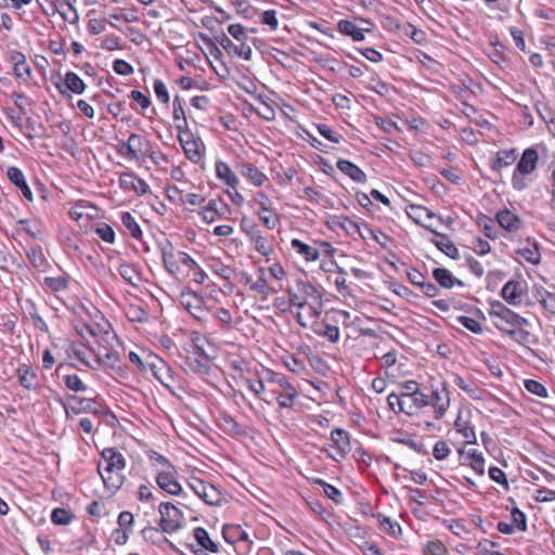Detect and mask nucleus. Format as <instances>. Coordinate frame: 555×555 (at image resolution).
<instances>
[{
	"instance_id": "nucleus-1",
	"label": "nucleus",
	"mask_w": 555,
	"mask_h": 555,
	"mask_svg": "<svg viewBox=\"0 0 555 555\" xmlns=\"http://www.w3.org/2000/svg\"><path fill=\"white\" fill-rule=\"evenodd\" d=\"M176 337L179 338L180 344L179 356L184 359L181 367L184 371L206 373L210 360L204 348V343H207V339L196 331L186 332L182 330L179 331V334H176Z\"/></svg>"
},
{
	"instance_id": "nucleus-2",
	"label": "nucleus",
	"mask_w": 555,
	"mask_h": 555,
	"mask_svg": "<svg viewBox=\"0 0 555 555\" xmlns=\"http://www.w3.org/2000/svg\"><path fill=\"white\" fill-rule=\"evenodd\" d=\"M126 467L124 455L114 448H105L101 453L98 472L109 490L117 491L124 482L122 472Z\"/></svg>"
},
{
	"instance_id": "nucleus-3",
	"label": "nucleus",
	"mask_w": 555,
	"mask_h": 555,
	"mask_svg": "<svg viewBox=\"0 0 555 555\" xmlns=\"http://www.w3.org/2000/svg\"><path fill=\"white\" fill-rule=\"evenodd\" d=\"M538 160L539 154L535 149L528 147L524 151L512 176V184L515 190L522 191L528 186L525 176L537 169Z\"/></svg>"
},
{
	"instance_id": "nucleus-4",
	"label": "nucleus",
	"mask_w": 555,
	"mask_h": 555,
	"mask_svg": "<svg viewBox=\"0 0 555 555\" xmlns=\"http://www.w3.org/2000/svg\"><path fill=\"white\" fill-rule=\"evenodd\" d=\"M173 508V504L171 502H163L159 504L158 512L160 515L158 521V528H146L143 532L145 538L153 540L154 543L165 542L170 546L172 543L165 535V533H171L173 531V520L170 518V509Z\"/></svg>"
},
{
	"instance_id": "nucleus-5",
	"label": "nucleus",
	"mask_w": 555,
	"mask_h": 555,
	"mask_svg": "<svg viewBox=\"0 0 555 555\" xmlns=\"http://www.w3.org/2000/svg\"><path fill=\"white\" fill-rule=\"evenodd\" d=\"M400 395L406 400L408 415H414L420 409L429 404V397L420 391L415 380H406L400 385Z\"/></svg>"
},
{
	"instance_id": "nucleus-6",
	"label": "nucleus",
	"mask_w": 555,
	"mask_h": 555,
	"mask_svg": "<svg viewBox=\"0 0 555 555\" xmlns=\"http://www.w3.org/2000/svg\"><path fill=\"white\" fill-rule=\"evenodd\" d=\"M489 315L499 320L495 323L503 324L509 328L529 325V321L526 318L517 314L499 300L491 302Z\"/></svg>"
},
{
	"instance_id": "nucleus-7",
	"label": "nucleus",
	"mask_w": 555,
	"mask_h": 555,
	"mask_svg": "<svg viewBox=\"0 0 555 555\" xmlns=\"http://www.w3.org/2000/svg\"><path fill=\"white\" fill-rule=\"evenodd\" d=\"M178 140L184 151L185 156L193 163H198L202 158V142L189 129H182L180 124H176Z\"/></svg>"
},
{
	"instance_id": "nucleus-8",
	"label": "nucleus",
	"mask_w": 555,
	"mask_h": 555,
	"mask_svg": "<svg viewBox=\"0 0 555 555\" xmlns=\"http://www.w3.org/2000/svg\"><path fill=\"white\" fill-rule=\"evenodd\" d=\"M526 286L522 282L511 280L501 289L502 298L509 305H520Z\"/></svg>"
},
{
	"instance_id": "nucleus-9",
	"label": "nucleus",
	"mask_w": 555,
	"mask_h": 555,
	"mask_svg": "<svg viewBox=\"0 0 555 555\" xmlns=\"http://www.w3.org/2000/svg\"><path fill=\"white\" fill-rule=\"evenodd\" d=\"M331 440L335 449V454L331 455L334 460H337V456L344 457L350 451V438L346 430L341 428L332 430Z\"/></svg>"
},
{
	"instance_id": "nucleus-10",
	"label": "nucleus",
	"mask_w": 555,
	"mask_h": 555,
	"mask_svg": "<svg viewBox=\"0 0 555 555\" xmlns=\"http://www.w3.org/2000/svg\"><path fill=\"white\" fill-rule=\"evenodd\" d=\"M176 263L184 266L188 269L186 274L191 275L193 281L196 283H203L206 274L189 254L179 251L176 255Z\"/></svg>"
},
{
	"instance_id": "nucleus-11",
	"label": "nucleus",
	"mask_w": 555,
	"mask_h": 555,
	"mask_svg": "<svg viewBox=\"0 0 555 555\" xmlns=\"http://www.w3.org/2000/svg\"><path fill=\"white\" fill-rule=\"evenodd\" d=\"M180 306L196 320H202L203 309L202 298L194 294L182 293L179 299Z\"/></svg>"
},
{
	"instance_id": "nucleus-12",
	"label": "nucleus",
	"mask_w": 555,
	"mask_h": 555,
	"mask_svg": "<svg viewBox=\"0 0 555 555\" xmlns=\"http://www.w3.org/2000/svg\"><path fill=\"white\" fill-rule=\"evenodd\" d=\"M57 90L65 94L66 90H69L76 94H81L86 90V83L83 80L74 72H68L65 74L64 81L57 82L55 85Z\"/></svg>"
},
{
	"instance_id": "nucleus-13",
	"label": "nucleus",
	"mask_w": 555,
	"mask_h": 555,
	"mask_svg": "<svg viewBox=\"0 0 555 555\" xmlns=\"http://www.w3.org/2000/svg\"><path fill=\"white\" fill-rule=\"evenodd\" d=\"M7 176L9 180L21 191L23 196L31 202L33 193L26 182V178L23 171L20 168L12 166L8 168Z\"/></svg>"
},
{
	"instance_id": "nucleus-14",
	"label": "nucleus",
	"mask_w": 555,
	"mask_h": 555,
	"mask_svg": "<svg viewBox=\"0 0 555 555\" xmlns=\"http://www.w3.org/2000/svg\"><path fill=\"white\" fill-rule=\"evenodd\" d=\"M151 367L154 371L155 377L167 387L170 392H173L171 389V382L173 380V376L171 375V367L160 358H155V361L151 363Z\"/></svg>"
},
{
	"instance_id": "nucleus-15",
	"label": "nucleus",
	"mask_w": 555,
	"mask_h": 555,
	"mask_svg": "<svg viewBox=\"0 0 555 555\" xmlns=\"http://www.w3.org/2000/svg\"><path fill=\"white\" fill-rule=\"evenodd\" d=\"M430 403L435 408V417L437 420L441 418L444 415L450 403L449 391L447 390L446 386H443L441 390H433L431 400H429V404Z\"/></svg>"
},
{
	"instance_id": "nucleus-16",
	"label": "nucleus",
	"mask_w": 555,
	"mask_h": 555,
	"mask_svg": "<svg viewBox=\"0 0 555 555\" xmlns=\"http://www.w3.org/2000/svg\"><path fill=\"white\" fill-rule=\"evenodd\" d=\"M494 326L499 331L511 336L514 340H516L519 344L526 345L535 343V338L533 337V335L529 331L525 330L524 326L509 328L499 323H494Z\"/></svg>"
},
{
	"instance_id": "nucleus-17",
	"label": "nucleus",
	"mask_w": 555,
	"mask_h": 555,
	"mask_svg": "<svg viewBox=\"0 0 555 555\" xmlns=\"http://www.w3.org/2000/svg\"><path fill=\"white\" fill-rule=\"evenodd\" d=\"M425 229L429 230L431 233L441 237L439 241H433L436 247L446 254L448 257L452 259H459L460 253L456 246L449 240V237L444 234L438 233L436 230L431 228L430 224H424Z\"/></svg>"
},
{
	"instance_id": "nucleus-18",
	"label": "nucleus",
	"mask_w": 555,
	"mask_h": 555,
	"mask_svg": "<svg viewBox=\"0 0 555 555\" xmlns=\"http://www.w3.org/2000/svg\"><path fill=\"white\" fill-rule=\"evenodd\" d=\"M228 209V205L221 199H210L202 211L203 219L207 223H211L222 216Z\"/></svg>"
},
{
	"instance_id": "nucleus-19",
	"label": "nucleus",
	"mask_w": 555,
	"mask_h": 555,
	"mask_svg": "<svg viewBox=\"0 0 555 555\" xmlns=\"http://www.w3.org/2000/svg\"><path fill=\"white\" fill-rule=\"evenodd\" d=\"M119 184L125 190H133L138 194L147 192L149 185L146 182L132 173H121L119 177Z\"/></svg>"
},
{
	"instance_id": "nucleus-20",
	"label": "nucleus",
	"mask_w": 555,
	"mask_h": 555,
	"mask_svg": "<svg viewBox=\"0 0 555 555\" xmlns=\"http://www.w3.org/2000/svg\"><path fill=\"white\" fill-rule=\"evenodd\" d=\"M517 159V150H502L499 151L492 160L490 167L494 171H500L502 168L508 167Z\"/></svg>"
},
{
	"instance_id": "nucleus-21",
	"label": "nucleus",
	"mask_w": 555,
	"mask_h": 555,
	"mask_svg": "<svg viewBox=\"0 0 555 555\" xmlns=\"http://www.w3.org/2000/svg\"><path fill=\"white\" fill-rule=\"evenodd\" d=\"M336 166L354 182L363 183L366 181L365 172L353 163L347 159H338Z\"/></svg>"
},
{
	"instance_id": "nucleus-22",
	"label": "nucleus",
	"mask_w": 555,
	"mask_h": 555,
	"mask_svg": "<svg viewBox=\"0 0 555 555\" xmlns=\"http://www.w3.org/2000/svg\"><path fill=\"white\" fill-rule=\"evenodd\" d=\"M216 40L227 51L233 52V53L242 56L245 60H250V57H251V48L249 46H246L244 42H242V44L240 47L235 46L232 42V40L229 39L224 34H222L221 36L216 37Z\"/></svg>"
},
{
	"instance_id": "nucleus-23",
	"label": "nucleus",
	"mask_w": 555,
	"mask_h": 555,
	"mask_svg": "<svg viewBox=\"0 0 555 555\" xmlns=\"http://www.w3.org/2000/svg\"><path fill=\"white\" fill-rule=\"evenodd\" d=\"M496 220L503 229L509 232L518 231L522 225L519 217L507 209L499 211L496 214Z\"/></svg>"
},
{
	"instance_id": "nucleus-24",
	"label": "nucleus",
	"mask_w": 555,
	"mask_h": 555,
	"mask_svg": "<svg viewBox=\"0 0 555 555\" xmlns=\"http://www.w3.org/2000/svg\"><path fill=\"white\" fill-rule=\"evenodd\" d=\"M433 276L436 282L444 288H452L454 285L464 286V283L452 275V273L444 268H436L433 271Z\"/></svg>"
},
{
	"instance_id": "nucleus-25",
	"label": "nucleus",
	"mask_w": 555,
	"mask_h": 555,
	"mask_svg": "<svg viewBox=\"0 0 555 555\" xmlns=\"http://www.w3.org/2000/svg\"><path fill=\"white\" fill-rule=\"evenodd\" d=\"M240 173L256 186L262 185L267 180L266 175L251 164L240 165Z\"/></svg>"
},
{
	"instance_id": "nucleus-26",
	"label": "nucleus",
	"mask_w": 555,
	"mask_h": 555,
	"mask_svg": "<svg viewBox=\"0 0 555 555\" xmlns=\"http://www.w3.org/2000/svg\"><path fill=\"white\" fill-rule=\"evenodd\" d=\"M94 356L98 365L115 367L119 362L118 353L116 351L108 350L106 347L99 348L94 351Z\"/></svg>"
},
{
	"instance_id": "nucleus-27",
	"label": "nucleus",
	"mask_w": 555,
	"mask_h": 555,
	"mask_svg": "<svg viewBox=\"0 0 555 555\" xmlns=\"http://www.w3.org/2000/svg\"><path fill=\"white\" fill-rule=\"evenodd\" d=\"M216 175L219 179L225 181V183L233 190L237 188L238 179L236 175L232 171L228 164L223 162H217L216 164Z\"/></svg>"
},
{
	"instance_id": "nucleus-28",
	"label": "nucleus",
	"mask_w": 555,
	"mask_h": 555,
	"mask_svg": "<svg viewBox=\"0 0 555 555\" xmlns=\"http://www.w3.org/2000/svg\"><path fill=\"white\" fill-rule=\"evenodd\" d=\"M16 374L21 385L26 389H34L36 387V373L27 364H22L17 367Z\"/></svg>"
},
{
	"instance_id": "nucleus-29",
	"label": "nucleus",
	"mask_w": 555,
	"mask_h": 555,
	"mask_svg": "<svg viewBox=\"0 0 555 555\" xmlns=\"http://www.w3.org/2000/svg\"><path fill=\"white\" fill-rule=\"evenodd\" d=\"M534 297L547 311L555 314V292L539 286L534 288Z\"/></svg>"
},
{
	"instance_id": "nucleus-30",
	"label": "nucleus",
	"mask_w": 555,
	"mask_h": 555,
	"mask_svg": "<svg viewBox=\"0 0 555 555\" xmlns=\"http://www.w3.org/2000/svg\"><path fill=\"white\" fill-rule=\"evenodd\" d=\"M72 401H74L77 406H73V411L75 413L88 412V413H99L100 405L92 398H80L77 396L72 397Z\"/></svg>"
},
{
	"instance_id": "nucleus-31",
	"label": "nucleus",
	"mask_w": 555,
	"mask_h": 555,
	"mask_svg": "<svg viewBox=\"0 0 555 555\" xmlns=\"http://www.w3.org/2000/svg\"><path fill=\"white\" fill-rule=\"evenodd\" d=\"M120 276L132 286H138L142 281L140 272L130 263H121L118 267Z\"/></svg>"
},
{
	"instance_id": "nucleus-32",
	"label": "nucleus",
	"mask_w": 555,
	"mask_h": 555,
	"mask_svg": "<svg viewBox=\"0 0 555 555\" xmlns=\"http://www.w3.org/2000/svg\"><path fill=\"white\" fill-rule=\"evenodd\" d=\"M194 538L202 550H206L212 553L218 552V544L210 539L208 532L204 528H196L194 530Z\"/></svg>"
},
{
	"instance_id": "nucleus-33",
	"label": "nucleus",
	"mask_w": 555,
	"mask_h": 555,
	"mask_svg": "<svg viewBox=\"0 0 555 555\" xmlns=\"http://www.w3.org/2000/svg\"><path fill=\"white\" fill-rule=\"evenodd\" d=\"M291 245L294 249L297 250V253L302 255L308 261H314L320 257V251L317 248L302 243L298 238L292 240Z\"/></svg>"
},
{
	"instance_id": "nucleus-34",
	"label": "nucleus",
	"mask_w": 555,
	"mask_h": 555,
	"mask_svg": "<svg viewBox=\"0 0 555 555\" xmlns=\"http://www.w3.org/2000/svg\"><path fill=\"white\" fill-rule=\"evenodd\" d=\"M12 61L14 62V74L16 77L26 79L30 76V66L26 63L25 56L21 52H14Z\"/></svg>"
},
{
	"instance_id": "nucleus-35",
	"label": "nucleus",
	"mask_w": 555,
	"mask_h": 555,
	"mask_svg": "<svg viewBox=\"0 0 555 555\" xmlns=\"http://www.w3.org/2000/svg\"><path fill=\"white\" fill-rule=\"evenodd\" d=\"M338 30L347 36L352 37L354 41H362L364 39L363 29L359 28L353 22L343 20L338 23Z\"/></svg>"
},
{
	"instance_id": "nucleus-36",
	"label": "nucleus",
	"mask_w": 555,
	"mask_h": 555,
	"mask_svg": "<svg viewBox=\"0 0 555 555\" xmlns=\"http://www.w3.org/2000/svg\"><path fill=\"white\" fill-rule=\"evenodd\" d=\"M297 286L302 295V300H306V302H310L313 300L321 301L322 293L311 283L299 281Z\"/></svg>"
},
{
	"instance_id": "nucleus-37",
	"label": "nucleus",
	"mask_w": 555,
	"mask_h": 555,
	"mask_svg": "<svg viewBox=\"0 0 555 555\" xmlns=\"http://www.w3.org/2000/svg\"><path fill=\"white\" fill-rule=\"evenodd\" d=\"M56 5L57 12L61 14L64 21L74 24L78 21V13L70 2L67 0H59Z\"/></svg>"
},
{
	"instance_id": "nucleus-38",
	"label": "nucleus",
	"mask_w": 555,
	"mask_h": 555,
	"mask_svg": "<svg viewBox=\"0 0 555 555\" xmlns=\"http://www.w3.org/2000/svg\"><path fill=\"white\" fill-rule=\"evenodd\" d=\"M465 461L478 475L485 474V459L477 450H469L466 452Z\"/></svg>"
},
{
	"instance_id": "nucleus-39",
	"label": "nucleus",
	"mask_w": 555,
	"mask_h": 555,
	"mask_svg": "<svg viewBox=\"0 0 555 555\" xmlns=\"http://www.w3.org/2000/svg\"><path fill=\"white\" fill-rule=\"evenodd\" d=\"M224 539L233 543L237 541H249L248 534L241 528V526L225 525L222 530Z\"/></svg>"
},
{
	"instance_id": "nucleus-40",
	"label": "nucleus",
	"mask_w": 555,
	"mask_h": 555,
	"mask_svg": "<svg viewBox=\"0 0 555 555\" xmlns=\"http://www.w3.org/2000/svg\"><path fill=\"white\" fill-rule=\"evenodd\" d=\"M26 256L30 263L37 269H42L47 264V259L40 246L28 247L26 249Z\"/></svg>"
},
{
	"instance_id": "nucleus-41",
	"label": "nucleus",
	"mask_w": 555,
	"mask_h": 555,
	"mask_svg": "<svg viewBox=\"0 0 555 555\" xmlns=\"http://www.w3.org/2000/svg\"><path fill=\"white\" fill-rule=\"evenodd\" d=\"M128 150L132 154L133 159H138L144 154V139L137 133H131L127 140Z\"/></svg>"
},
{
	"instance_id": "nucleus-42",
	"label": "nucleus",
	"mask_w": 555,
	"mask_h": 555,
	"mask_svg": "<svg viewBox=\"0 0 555 555\" xmlns=\"http://www.w3.org/2000/svg\"><path fill=\"white\" fill-rule=\"evenodd\" d=\"M285 393H278L276 400L281 408H292L294 405V399L297 397V390L292 384H285Z\"/></svg>"
},
{
	"instance_id": "nucleus-43",
	"label": "nucleus",
	"mask_w": 555,
	"mask_h": 555,
	"mask_svg": "<svg viewBox=\"0 0 555 555\" xmlns=\"http://www.w3.org/2000/svg\"><path fill=\"white\" fill-rule=\"evenodd\" d=\"M44 286L53 293L67 288L68 280L65 275L48 276L43 281Z\"/></svg>"
},
{
	"instance_id": "nucleus-44",
	"label": "nucleus",
	"mask_w": 555,
	"mask_h": 555,
	"mask_svg": "<svg viewBox=\"0 0 555 555\" xmlns=\"http://www.w3.org/2000/svg\"><path fill=\"white\" fill-rule=\"evenodd\" d=\"M387 402H388L389 409L391 411H393L396 414L401 413V412L408 414L406 400L401 397L400 392L399 393H395V392L390 393L387 398Z\"/></svg>"
},
{
	"instance_id": "nucleus-45",
	"label": "nucleus",
	"mask_w": 555,
	"mask_h": 555,
	"mask_svg": "<svg viewBox=\"0 0 555 555\" xmlns=\"http://www.w3.org/2000/svg\"><path fill=\"white\" fill-rule=\"evenodd\" d=\"M126 315L129 321L139 323L146 322L149 319V313L137 305H129L126 309Z\"/></svg>"
},
{
	"instance_id": "nucleus-46",
	"label": "nucleus",
	"mask_w": 555,
	"mask_h": 555,
	"mask_svg": "<svg viewBox=\"0 0 555 555\" xmlns=\"http://www.w3.org/2000/svg\"><path fill=\"white\" fill-rule=\"evenodd\" d=\"M74 519V515L65 508H54L51 513V520L55 525H69Z\"/></svg>"
},
{
	"instance_id": "nucleus-47",
	"label": "nucleus",
	"mask_w": 555,
	"mask_h": 555,
	"mask_svg": "<svg viewBox=\"0 0 555 555\" xmlns=\"http://www.w3.org/2000/svg\"><path fill=\"white\" fill-rule=\"evenodd\" d=\"M121 222L125 225V228L129 231L131 236H133L134 238L141 237L142 231L130 212H122Z\"/></svg>"
},
{
	"instance_id": "nucleus-48",
	"label": "nucleus",
	"mask_w": 555,
	"mask_h": 555,
	"mask_svg": "<svg viewBox=\"0 0 555 555\" xmlns=\"http://www.w3.org/2000/svg\"><path fill=\"white\" fill-rule=\"evenodd\" d=\"M314 482L323 488V491L328 499L333 500L337 504L341 503L343 494L336 487L327 483L322 479H317Z\"/></svg>"
},
{
	"instance_id": "nucleus-49",
	"label": "nucleus",
	"mask_w": 555,
	"mask_h": 555,
	"mask_svg": "<svg viewBox=\"0 0 555 555\" xmlns=\"http://www.w3.org/2000/svg\"><path fill=\"white\" fill-rule=\"evenodd\" d=\"M156 482L158 487L170 493L173 494L172 486H173V476L169 472H159L156 477Z\"/></svg>"
},
{
	"instance_id": "nucleus-50",
	"label": "nucleus",
	"mask_w": 555,
	"mask_h": 555,
	"mask_svg": "<svg viewBox=\"0 0 555 555\" xmlns=\"http://www.w3.org/2000/svg\"><path fill=\"white\" fill-rule=\"evenodd\" d=\"M202 500L209 505H218L222 500V493L218 488L210 483Z\"/></svg>"
},
{
	"instance_id": "nucleus-51",
	"label": "nucleus",
	"mask_w": 555,
	"mask_h": 555,
	"mask_svg": "<svg viewBox=\"0 0 555 555\" xmlns=\"http://www.w3.org/2000/svg\"><path fill=\"white\" fill-rule=\"evenodd\" d=\"M410 208H411V212H409V215L411 217H413V219L417 223H421V221L424 217H426L428 219H433V218L437 217L433 211H430L428 208H426L424 206L411 205Z\"/></svg>"
},
{
	"instance_id": "nucleus-52",
	"label": "nucleus",
	"mask_w": 555,
	"mask_h": 555,
	"mask_svg": "<svg viewBox=\"0 0 555 555\" xmlns=\"http://www.w3.org/2000/svg\"><path fill=\"white\" fill-rule=\"evenodd\" d=\"M457 322L466 327L468 331L473 332L474 334H481L482 333V326L481 324L469 317L466 315H460L456 318Z\"/></svg>"
},
{
	"instance_id": "nucleus-53",
	"label": "nucleus",
	"mask_w": 555,
	"mask_h": 555,
	"mask_svg": "<svg viewBox=\"0 0 555 555\" xmlns=\"http://www.w3.org/2000/svg\"><path fill=\"white\" fill-rule=\"evenodd\" d=\"M521 256L532 264H539L541 262V255L537 244L532 247H526L520 250Z\"/></svg>"
},
{
	"instance_id": "nucleus-54",
	"label": "nucleus",
	"mask_w": 555,
	"mask_h": 555,
	"mask_svg": "<svg viewBox=\"0 0 555 555\" xmlns=\"http://www.w3.org/2000/svg\"><path fill=\"white\" fill-rule=\"evenodd\" d=\"M66 387L75 392L87 390V386L82 383L78 375H66L64 377Z\"/></svg>"
},
{
	"instance_id": "nucleus-55",
	"label": "nucleus",
	"mask_w": 555,
	"mask_h": 555,
	"mask_svg": "<svg viewBox=\"0 0 555 555\" xmlns=\"http://www.w3.org/2000/svg\"><path fill=\"white\" fill-rule=\"evenodd\" d=\"M525 388L529 392H531V393H533V395H535V396H538L540 398H546L547 397L546 388L541 383H539V382H537L534 379H527V380H525Z\"/></svg>"
},
{
	"instance_id": "nucleus-56",
	"label": "nucleus",
	"mask_w": 555,
	"mask_h": 555,
	"mask_svg": "<svg viewBox=\"0 0 555 555\" xmlns=\"http://www.w3.org/2000/svg\"><path fill=\"white\" fill-rule=\"evenodd\" d=\"M378 522L384 526H388L387 532L392 535L397 537L401 533V527L398 522L392 521L388 516H384L382 514H378L377 516Z\"/></svg>"
},
{
	"instance_id": "nucleus-57",
	"label": "nucleus",
	"mask_w": 555,
	"mask_h": 555,
	"mask_svg": "<svg viewBox=\"0 0 555 555\" xmlns=\"http://www.w3.org/2000/svg\"><path fill=\"white\" fill-rule=\"evenodd\" d=\"M478 224H479V227L482 228V231L487 237H489L491 240H494L496 237L495 224L492 219H490L486 216H482L479 218Z\"/></svg>"
},
{
	"instance_id": "nucleus-58",
	"label": "nucleus",
	"mask_w": 555,
	"mask_h": 555,
	"mask_svg": "<svg viewBox=\"0 0 555 555\" xmlns=\"http://www.w3.org/2000/svg\"><path fill=\"white\" fill-rule=\"evenodd\" d=\"M186 483L188 487L201 499H203L204 493L206 492L207 488L210 485L195 477H192L190 480L186 481Z\"/></svg>"
},
{
	"instance_id": "nucleus-59",
	"label": "nucleus",
	"mask_w": 555,
	"mask_h": 555,
	"mask_svg": "<svg viewBox=\"0 0 555 555\" xmlns=\"http://www.w3.org/2000/svg\"><path fill=\"white\" fill-rule=\"evenodd\" d=\"M451 452L448 443L443 440H439L435 443L433 449V455L436 460L442 461L446 460Z\"/></svg>"
},
{
	"instance_id": "nucleus-60",
	"label": "nucleus",
	"mask_w": 555,
	"mask_h": 555,
	"mask_svg": "<svg viewBox=\"0 0 555 555\" xmlns=\"http://www.w3.org/2000/svg\"><path fill=\"white\" fill-rule=\"evenodd\" d=\"M317 129H318V132L322 137L327 139L328 141H331L333 143H339L340 142L341 135L336 133V132H334L332 130V128L330 126H327L326 124H319V125H317Z\"/></svg>"
},
{
	"instance_id": "nucleus-61",
	"label": "nucleus",
	"mask_w": 555,
	"mask_h": 555,
	"mask_svg": "<svg viewBox=\"0 0 555 555\" xmlns=\"http://www.w3.org/2000/svg\"><path fill=\"white\" fill-rule=\"evenodd\" d=\"M251 242L255 245V249L262 256H269L273 251L272 247L267 243V240L260 234L256 235Z\"/></svg>"
},
{
	"instance_id": "nucleus-62",
	"label": "nucleus",
	"mask_w": 555,
	"mask_h": 555,
	"mask_svg": "<svg viewBox=\"0 0 555 555\" xmlns=\"http://www.w3.org/2000/svg\"><path fill=\"white\" fill-rule=\"evenodd\" d=\"M241 229L243 232H245L250 241L256 236L260 234V231L257 228V224L249 218L243 217L241 220Z\"/></svg>"
},
{
	"instance_id": "nucleus-63",
	"label": "nucleus",
	"mask_w": 555,
	"mask_h": 555,
	"mask_svg": "<svg viewBox=\"0 0 555 555\" xmlns=\"http://www.w3.org/2000/svg\"><path fill=\"white\" fill-rule=\"evenodd\" d=\"M154 91H155L156 98L162 103H164L166 105L169 103L170 95H169V92L167 90V87L165 86V83L162 80L156 79L154 81Z\"/></svg>"
},
{
	"instance_id": "nucleus-64",
	"label": "nucleus",
	"mask_w": 555,
	"mask_h": 555,
	"mask_svg": "<svg viewBox=\"0 0 555 555\" xmlns=\"http://www.w3.org/2000/svg\"><path fill=\"white\" fill-rule=\"evenodd\" d=\"M425 553L427 555H444L447 550L440 541H429L425 545Z\"/></svg>"
}]
</instances>
